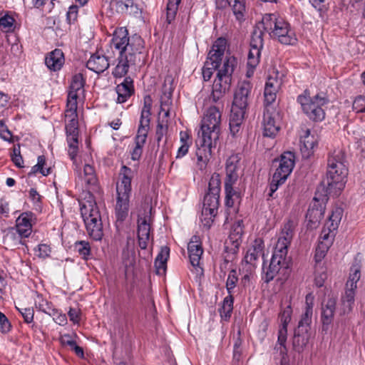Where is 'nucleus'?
I'll return each instance as SVG.
<instances>
[{"label": "nucleus", "mask_w": 365, "mask_h": 365, "mask_svg": "<svg viewBox=\"0 0 365 365\" xmlns=\"http://www.w3.org/2000/svg\"><path fill=\"white\" fill-rule=\"evenodd\" d=\"M110 48L113 54L118 56V63L113 71V75L115 78L124 76L130 66L143 61V39L137 34L129 36L128 31L125 27L118 28L114 31Z\"/></svg>", "instance_id": "f257e3e1"}, {"label": "nucleus", "mask_w": 365, "mask_h": 365, "mask_svg": "<svg viewBox=\"0 0 365 365\" xmlns=\"http://www.w3.org/2000/svg\"><path fill=\"white\" fill-rule=\"evenodd\" d=\"M294 222L289 220L284 224L280 236L275 245L274 250L268 266L263 264V279L268 283L277 275L282 277L279 279L287 277L289 268V262L287 259L288 247L294 235Z\"/></svg>", "instance_id": "f03ea898"}, {"label": "nucleus", "mask_w": 365, "mask_h": 365, "mask_svg": "<svg viewBox=\"0 0 365 365\" xmlns=\"http://www.w3.org/2000/svg\"><path fill=\"white\" fill-rule=\"evenodd\" d=\"M345 156L341 150L334 151L329 155L327 162V178L321 186L324 192L322 201L327 200V197H337L344 188L348 169L344 164Z\"/></svg>", "instance_id": "7ed1b4c3"}, {"label": "nucleus", "mask_w": 365, "mask_h": 365, "mask_svg": "<svg viewBox=\"0 0 365 365\" xmlns=\"http://www.w3.org/2000/svg\"><path fill=\"white\" fill-rule=\"evenodd\" d=\"M135 175V170L123 165L120 175L122 176L120 182L117 184V199L115 207V215L117 222H123L128 215L129 198L131 192V180Z\"/></svg>", "instance_id": "20e7f679"}, {"label": "nucleus", "mask_w": 365, "mask_h": 365, "mask_svg": "<svg viewBox=\"0 0 365 365\" xmlns=\"http://www.w3.org/2000/svg\"><path fill=\"white\" fill-rule=\"evenodd\" d=\"M262 26L269 35L284 45H293L297 41L288 22L275 14H266L262 18Z\"/></svg>", "instance_id": "39448f33"}, {"label": "nucleus", "mask_w": 365, "mask_h": 365, "mask_svg": "<svg viewBox=\"0 0 365 365\" xmlns=\"http://www.w3.org/2000/svg\"><path fill=\"white\" fill-rule=\"evenodd\" d=\"M303 112L312 120L319 122L324 119L325 112L323 107L329 103L326 93L321 92L311 97L307 90L297 97Z\"/></svg>", "instance_id": "423d86ee"}, {"label": "nucleus", "mask_w": 365, "mask_h": 365, "mask_svg": "<svg viewBox=\"0 0 365 365\" xmlns=\"http://www.w3.org/2000/svg\"><path fill=\"white\" fill-rule=\"evenodd\" d=\"M221 123V112L216 106L210 107L201 122L198 138L210 145L217 144L219 139Z\"/></svg>", "instance_id": "0eeeda50"}, {"label": "nucleus", "mask_w": 365, "mask_h": 365, "mask_svg": "<svg viewBox=\"0 0 365 365\" xmlns=\"http://www.w3.org/2000/svg\"><path fill=\"white\" fill-rule=\"evenodd\" d=\"M81 214L89 236L94 240H101L103 236V223L96 203L93 201L83 203Z\"/></svg>", "instance_id": "6e6552de"}, {"label": "nucleus", "mask_w": 365, "mask_h": 365, "mask_svg": "<svg viewBox=\"0 0 365 365\" xmlns=\"http://www.w3.org/2000/svg\"><path fill=\"white\" fill-rule=\"evenodd\" d=\"M66 133L68 144V155L71 160H74L78 151V120L77 115V105L66 104L65 113Z\"/></svg>", "instance_id": "1a4fd4ad"}, {"label": "nucleus", "mask_w": 365, "mask_h": 365, "mask_svg": "<svg viewBox=\"0 0 365 365\" xmlns=\"http://www.w3.org/2000/svg\"><path fill=\"white\" fill-rule=\"evenodd\" d=\"M235 66V58L230 57L224 61L222 67L218 70L212 85L213 101L217 102L230 89Z\"/></svg>", "instance_id": "9d476101"}, {"label": "nucleus", "mask_w": 365, "mask_h": 365, "mask_svg": "<svg viewBox=\"0 0 365 365\" xmlns=\"http://www.w3.org/2000/svg\"><path fill=\"white\" fill-rule=\"evenodd\" d=\"M252 85L248 81L240 83L235 90L231 110L246 113L252 96Z\"/></svg>", "instance_id": "9b49d317"}, {"label": "nucleus", "mask_w": 365, "mask_h": 365, "mask_svg": "<svg viewBox=\"0 0 365 365\" xmlns=\"http://www.w3.org/2000/svg\"><path fill=\"white\" fill-rule=\"evenodd\" d=\"M274 163H278V165L273 175V181L284 182L294 167L295 156L294 153L284 152L280 155L279 159L275 160Z\"/></svg>", "instance_id": "f8f14e48"}, {"label": "nucleus", "mask_w": 365, "mask_h": 365, "mask_svg": "<svg viewBox=\"0 0 365 365\" xmlns=\"http://www.w3.org/2000/svg\"><path fill=\"white\" fill-rule=\"evenodd\" d=\"M336 305V297L333 295H328L327 298L322 302L321 322L322 323V330L323 332H327L329 326L333 322Z\"/></svg>", "instance_id": "ddd939ff"}, {"label": "nucleus", "mask_w": 365, "mask_h": 365, "mask_svg": "<svg viewBox=\"0 0 365 365\" xmlns=\"http://www.w3.org/2000/svg\"><path fill=\"white\" fill-rule=\"evenodd\" d=\"M240 159L237 155L230 156L226 161L225 187H233L240 175Z\"/></svg>", "instance_id": "4468645a"}, {"label": "nucleus", "mask_w": 365, "mask_h": 365, "mask_svg": "<svg viewBox=\"0 0 365 365\" xmlns=\"http://www.w3.org/2000/svg\"><path fill=\"white\" fill-rule=\"evenodd\" d=\"M226 48V40L223 38H217L212 46L205 61L207 66H211L219 68L224 56Z\"/></svg>", "instance_id": "2eb2a0df"}, {"label": "nucleus", "mask_w": 365, "mask_h": 365, "mask_svg": "<svg viewBox=\"0 0 365 365\" xmlns=\"http://www.w3.org/2000/svg\"><path fill=\"white\" fill-rule=\"evenodd\" d=\"M314 202L309 207L306 215L307 226L310 229L318 227L324 217L325 207L319 203L320 198L317 195L314 197Z\"/></svg>", "instance_id": "dca6fc26"}, {"label": "nucleus", "mask_w": 365, "mask_h": 365, "mask_svg": "<svg viewBox=\"0 0 365 365\" xmlns=\"http://www.w3.org/2000/svg\"><path fill=\"white\" fill-rule=\"evenodd\" d=\"M197 149L196 150V155L197 158V166L200 170H204L209 162L211 155L212 148L216 146V144H211L210 143L204 142L202 139L197 140Z\"/></svg>", "instance_id": "f3484780"}, {"label": "nucleus", "mask_w": 365, "mask_h": 365, "mask_svg": "<svg viewBox=\"0 0 365 365\" xmlns=\"http://www.w3.org/2000/svg\"><path fill=\"white\" fill-rule=\"evenodd\" d=\"M187 252L192 266L202 269L200 267V260L203 253V249L199 236L194 235L192 237L187 245Z\"/></svg>", "instance_id": "a211bd4d"}, {"label": "nucleus", "mask_w": 365, "mask_h": 365, "mask_svg": "<svg viewBox=\"0 0 365 365\" xmlns=\"http://www.w3.org/2000/svg\"><path fill=\"white\" fill-rule=\"evenodd\" d=\"M277 114L271 111L269 108H265L263 115V134L264 136L273 138L279 130V125L276 122Z\"/></svg>", "instance_id": "6ab92c4d"}, {"label": "nucleus", "mask_w": 365, "mask_h": 365, "mask_svg": "<svg viewBox=\"0 0 365 365\" xmlns=\"http://www.w3.org/2000/svg\"><path fill=\"white\" fill-rule=\"evenodd\" d=\"M84 84L85 81L81 73H77L73 76L68 94L67 104L77 105V98L83 92Z\"/></svg>", "instance_id": "aec40b11"}, {"label": "nucleus", "mask_w": 365, "mask_h": 365, "mask_svg": "<svg viewBox=\"0 0 365 365\" xmlns=\"http://www.w3.org/2000/svg\"><path fill=\"white\" fill-rule=\"evenodd\" d=\"M313 299L314 297L312 294H308L306 296V307L305 311L302 315V318L299 322L298 326L296 329L299 331H308L310 329L312 323V317L313 314Z\"/></svg>", "instance_id": "412c9836"}, {"label": "nucleus", "mask_w": 365, "mask_h": 365, "mask_svg": "<svg viewBox=\"0 0 365 365\" xmlns=\"http://www.w3.org/2000/svg\"><path fill=\"white\" fill-rule=\"evenodd\" d=\"M116 93L118 94L117 103H123L134 93L133 80L130 77H125L122 83L116 86Z\"/></svg>", "instance_id": "4be33fe9"}, {"label": "nucleus", "mask_w": 365, "mask_h": 365, "mask_svg": "<svg viewBox=\"0 0 365 365\" xmlns=\"http://www.w3.org/2000/svg\"><path fill=\"white\" fill-rule=\"evenodd\" d=\"M150 226L147 216L139 217L138 220V239L139 247L142 250L147 248L150 238Z\"/></svg>", "instance_id": "5701e85b"}, {"label": "nucleus", "mask_w": 365, "mask_h": 365, "mask_svg": "<svg viewBox=\"0 0 365 365\" xmlns=\"http://www.w3.org/2000/svg\"><path fill=\"white\" fill-rule=\"evenodd\" d=\"M109 65L108 57L98 53L93 54L86 63V67L97 73L105 71Z\"/></svg>", "instance_id": "b1692460"}, {"label": "nucleus", "mask_w": 365, "mask_h": 365, "mask_svg": "<svg viewBox=\"0 0 365 365\" xmlns=\"http://www.w3.org/2000/svg\"><path fill=\"white\" fill-rule=\"evenodd\" d=\"M264 242L260 238L256 239L252 246L248 248L245 256V261L247 264H255V262L260 256L264 257Z\"/></svg>", "instance_id": "393cba45"}, {"label": "nucleus", "mask_w": 365, "mask_h": 365, "mask_svg": "<svg viewBox=\"0 0 365 365\" xmlns=\"http://www.w3.org/2000/svg\"><path fill=\"white\" fill-rule=\"evenodd\" d=\"M48 68L53 71H59L64 63V55L61 49L56 48L50 52L45 58Z\"/></svg>", "instance_id": "a878e982"}, {"label": "nucleus", "mask_w": 365, "mask_h": 365, "mask_svg": "<svg viewBox=\"0 0 365 365\" xmlns=\"http://www.w3.org/2000/svg\"><path fill=\"white\" fill-rule=\"evenodd\" d=\"M33 214L31 212H23L17 219L15 229L24 237H28L32 231L31 219Z\"/></svg>", "instance_id": "bb28decb"}, {"label": "nucleus", "mask_w": 365, "mask_h": 365, "mask_svg": "<svg viewBox=\"0 0 365 365\" xmlns=\"http://www.w3.org/2000/svg\"><path fill=\"white\" fill-rule=\"evenodd\" d=\"M149 130L145 129H138L137 135L135 138V146L131 152V159L138 160L143 153V148L146 142Z\"/></svg>", "instance_id": "cd10ccee"}, {"label": "nucleus", "mask_w": 365, "mask_h": 365, "mask_svg": "<svg viewBox=\"0 0 365 365\" xmlns=\"http://www.w3.org/2000/svg\"><path fill=\"white\" fill-rule=\"evenodd\" d=\"M152 99L150 96L144 97V106L141 110L140 119L138 128L149 130L150 123V110Z\"/></svg>", "instance_id": "c85d7f7f"}, {"label": "nucleus", "mask_w": 365, "mask_h": 365, "mask_svg": "<svg viewBox=\"0 0 365 365\" xmlns=\"http://www.w3.org/2000/svg\"><path fill=\"white\" fill-rule=\"evenodd\" d=\"M170 81V79H165L163 86V96L161 97V105L160 115L163 113V115L168 118L170 115L169 106L171 104V96L173 93V88L171 87L167 88V82ZM172 81H170L171 82Z\"/></svg>", "instance_id": "c756f323"}, {"label": "nucleus", "mask_w": 365, "mask_h": 365, "mask_svg": "<svg viewBox=\"0 0 365 365\" xmlns=\"http://www.w3.org/2000/svg\"><path fill=\"white\" fill-rule=\"evenodd\" d=\"M317 143L314 136L310 135V130H307L305 135L301 139L302 145L300 149L303 155L308 158L312 153Z\"/></svg>", "instance_id": "7c9ffc66"}, {"label": "nucleus", "mask_w": 365, "mask_h": 365, "mask_svg": "<svg viewBox=\"0 0 365 365\" xmlns=\"http://www.w3.org/2000/svg\"><path fill=\"white\" fill-rule=\"evenodd\" d=\"M309 339V334L308 331H298V329H295L292 341L294 350L297 352L302 351L307 344Z\"/></svg>", "instance_id": "2f4dec72"}, {"label": "nucleus", "mask_w": 365, "mask_h": 365, "mask_svg": "<svg viewBox=\"0 0 365 365\" xmlns=\"http://www.w3.org/2000/svg\"><path fill=\"white\" fill-rule=\"evenodd\" d=\"M262 21L257 24L252 32L250 47L262 49L264 45Z\"/></svg>", "instance_id": "473e14b6"}, {"label": "nucleus", "mask_w": 365, "mask_h": 365, "mask_svg": "<svg viewBox=\"0 0 365 365\" xmlns=\"http://www.w3.org/2000/svg\"><path fill=\"white\" fill-rule=\"evenodd\" d=\"M354 292L346 289L345 294L341 297V315H345L351 311L352 305L354 302Z\"/></svg>", "instance_id": "72a5a7b5"}, {"label": "nucleus", "mask_w": 365, "mask_h": 365, "mask_svg": "<svg viewBox=\"0 0 365 365\" xmlns=\"http://www.w3.org/2000/svg\"><path fill=\"white\" fill-rule=\"evenodd\" d=\"M344 210L341 207H336L329 217V220L326 223V226L330 230H336L343 216Z\"/></svg>", "instance_id": "f704fd0d"}, {"label": "nucleus", "mask_w": 365, "mask_h": 365, "mask_svg": "<svg viewBox=\"0 0 365 365\" xmlns=\"http://www.w3.org/2000/svg\"><path fill=\"white\" fill-rule=\"evenodd\" d=\"M245 113L235 112L231 110L230 118V132L235 135L240 130V128L245 118Z\"/></svg>", "instance_id": "c9c22d12"}, {"label": "nucleus", "mask_w": 365, "mask_h": 365, "mask_svg": "<svg viewBox=\"0 0 365 365\" xmlns=\"http://www.w3.org/2000/svg\"><path fill=\"white\" fill-rule=\"evenodd\" d=\"M243 221L242 220H237L232 226L230 240L236 244V247L238 246L241 241V238L243 235Z\"/></svg>", "instance_id": "e433bc0d"}, {"label": "nucleus", "mask_w": 365, "mask_h": 365, "mask_svg": "<svg viewBox=\"0 0 365 365\" xmlns=\"http://www.w3.org/2000/svg\"><path fill=\"white\" fill-rule=\"evenodd\" d=\"M113 4L119 13L132 14L135 13V10L137 9L133 0H114Z\"/></svg>", "instance_id": "4c0bfd02"}, {"label": "nucleus", "mask_w": 365, "mask_h": 365, "mask_svg": "<svg viewBox=\"0 0 365 365\" xmlns=\"http://www.w3.org/2000/svg\"><path fill=\"white\" fill-rule=\"evenodd\" d=\"M234 297L232 294H228L223 302L222 307L220 309V313L222 319L227 320L231 317V313L233 309Z\"/></svg>", "instance_id": "58836bf2"}, {"label": "nucleus", "mask_w": 365, "mask_h": 365, "mask_svg": "<svg viewBox=\"0 0 365 365\" xmlns=\"http://www.w3.org/2000/svg\"><path fill=\"white\" fill-rule=\"evenodd\" d=\"M46 165V158L44 155H40L38 157L37 163L31 167V171L29 173V176H32L39 173L43 176H47L51 173V168H44Z\"/></svg>", "instance_id": "ea45409f"}, {"label": "nucleus", "mask_w": 365, "mask_h": 365, "mask_svg": "<svg viewBox=\"0 0 365 365\" xmlns=\"http://www.w3.org/2000/svg\"><path fill=\"white\" fill-rule=\"evenodd\" d=\"M351 273L350 274L349 280L346 282V290H351L355 292L357 286L356 284L360 279V266L358 264H353L351 268Z\"/></svg>", "instance_id": "a19ab883"}, {"label": "nucleus", "mask_w": 365, "mask_h": 365, "mask_svg": "<svg viewBox=\"0 0 365 365\" xmlns=\"http://www.w3.org/2000/svg\"><path fill=\"white\" fill-rule=\"evenodd\" d=\"M220 195L206 193L204 197L202 209L217 211L220 205Z\"/></svg>", "instance_id": "79ce46f5"}, {"label": "nucleus", "mask_w": 365, "mask_h": 365, "mask_svg": "<svg viewBox=\"0 0 365 365\" xmlns=\"http://www.w3.org/2000/svg\"><path fill=\"white\" fill-rule=\"evenodd\" d=\"M25 238L14 227H11L8 230L4 236L5 242H11L14 246L20 244H24L22 239Z\"/></svg>", "instance_id": "37998d69"}, {"label": "nucleus", "mask_w": 365, "mask_h": 365, "mask_svg": "<svg viewBox=\"0 0 365 365\" xmlns=\"http://www.w3.org/2000/svg\"><path fill=\"white\" fill-rule=\"evenodd\" d=\"M180 1L181 0H168L166 13V21L168 24H171L175 19Z\"/></svg>", "instance_id": "c03bdc74"}, {"label": "nucleus", "mask_w": 365, "mask_h": 365, "mask_svg": "<svg viewBox=\"0 0 365 365\" xmlns=\"http://www.w3.org/2000/svg\"><path fill=\"white\" fill-rule=\"evenodd\" d=\"M74 248L83 259H88L91 255V246L89 242L86 241L81 240L76 242Z\"/></svg>", "instance_id": "a18cd8bd"}, {"label": "nucleus", "mask_w": 365, "mask_h": 365, "mask_svg": "<svg viewBox=\"0 0 365 365\" xmlns=\"http://www.w3.org/2000/svg\"><path fill=\"white\" fill-rule=\"evenodd\" d=\"M217 211L215 210H210L209 212V210L206 209H202L200 220L203 227L207 229H210L214 222V218L217 215Z\"/></svg>", "instance_id": "49530a36"}, {"label": "nucleus", "mask_w": 365, "mask_h": 365, "mask_svg": "<svg viewBox=\"0 0 365 365\" xmlns=\"http://www.w3.org/2000/svg\"><path fill=\"white\" fill-rule=\"evenodd\" d=\"M234 1L232 6V12L238 21L244 19L245 12V0H232Z\"/></svg>", "instance_id": "de8ad7c7"}, {"label": "nucleus", "mask_w": 365, "mask_h": 365, "mask_svg": "<svg viewBox=\"0 0 365 365\" xmlns=\"http://www.w3.org/2000/svg\"><path fill=\"white\" fill-rule=\"evenodd\" d=\"M261 50L256 48H251L248 53L247 66L251 68H255L259 62L261 55Z\"/></svg>", "instance_id": "09e8293b"}, {"label": "nucleus", "mask_w": 365, "mask_h": 365, "mask_svg": "<svg viewBox=\"0 0 365 365\" xmlns=\"http://www.w3.org/2000/svg\"><path fill=\"white\" fill-rule=\"evenodd\" d=\"M220 179L218 174L214 173L208 183V192L207 193H212L220 195Z\"/></svg>", "instance_id": "8fccbe9b"}, {"label": "nucleus", "mask_w": 365, "mask_h": 365, "mask_svg": "<svg viewBox=\"0 0 365 365\" xmlns=\"http://www.w3.org/2000/svg\"><path fill=\"white\" fill-rule=\"evenodd\" d=\"M225 190V205L227 207H232L235 200L240 198V193L236 191L234 187H226Z\"/></svg>", "instance_id": "3c124183"}, {"label": "nucleus", "mask_w": 365, "mask_h": 365, "mask_svg": "<svg viewBox=\"0 0 365 365\" xmlns=\"http://www.w3.org/2000/svg\"><path fill=\"white\" fill-rule=\"evenodd\" d=\"M188 135L186 133H180V142L181 145L178 148L176 158H181L184 157L188 152L189 144L187 143Z\"/></svg>", "instance_id": "603ef678"}, {"label": "nucleus", "mask_w": 365, "mask_h": 365, "mask_svg": "<svg viewBox=\"0 0 365 365\" xmlns=\"http://www.w3.org/2000/svg\"><path fill=\"white\" fill-rule=\"evenodd\" d=\"M238 282V277L237 274V271L235 269H232L229 274L228 277L227 279L226 282V289L227 291V293L230 294H232L233 289L235 288L236 284Z\"/></svg>", "instance_id": "864d4df0"}, {"label": "nucleus", "mask_w": 365, "mask_h": 365, "mask_svg": "<svg viewBox=\"0 0 365 365\" xmlns=\"http://www.w3.org/2000/svg\"><path fill=\"white\" fill-rule=\"evenodd\" d=\"M84 181L87 185H95L97 178L95 175L94 168L90 165H86L83 168Z\"/></svg>", "instance_id": "5fc2aeb1"}, {"label": "nucleus", "mask_w": 365, "mask_h": 365, "mask_svg": "<svg viewBox=\"0 0 365 365\" xmlns=\"http://www.w3.org/2000/svg\"><path fill=\"white\" fill-rule=\"evenodd\" d=\"M329 247V242H327V244L319 242L318 246L316 248V252L314 256L317 262L321 261L325 257Z\"/></svg>", "instance_id": "6e6d98bb"}, {"label": "nucleus", "mask_w": 365, "mask_h": 365, "mask_svg": "<svg viewBox=\"0 0 365 365\" xmlns=\"http://www.w3.org/2000/svg\"><path fill=\"white\" fill-rule=\"evenodd\" d=\"M336 230H330L327 226L325 225V227L322 231L320 235V241L319 242L323 244H327V242H330V246L331 245L335 234L334 232Z\"/></svg>", "instance_id": "4d7b16f0"}, {"label": "nucleus", "mask_w": 365, "mask_h": 365, "mask_svg": "<svg viewBox=\"0 0 365 365\" xmlns=\"http://www.w3.org/2000/svg\"><path fill=\"white\" fill-rule=\"evenodd\" d=\"M49 316L52 317L53 321L61 326H64L67 324L66 315L65 314H63L58 309L54 308V309L52 310Z\"/></svg>", "instance_id": "13d9d810"}, {"label": "nucleus", "mask_w": 365, "mask_h": 365, "mask_svg": "<svg viewBox=\"0 0 365 365\" xmlns=\"http://www.w3.org/2000/svg\"><path fill=\"white\" fill-rule=\"evenodd\" d=\"M277 91L278 90L264 88V97L266 108L275 101Z\"/></svg>", "instance_id": "bf43d9fd"}, {"label": "nucleus", "mask_w": 365, "mask_h": 365, "mask_svg": "<svg viewBox=\"0 0 365 365\" xmlns=\"http://www.w3.org/2000/svg\"><path fill=\"white\" fill-rule=\"evenodd\" d=\"M292 309L290 305L287 306L280 314L282 327L287 328V325L291 321Z\"/></svg>", "instance_id": "052dcab7"}, {"label": "nucleus", "mask_w": 365, "mask_h": 365, "mask_svg": "<svg viewBox=\"0 0 365 365\" xmlns=\"http://www.w3.org/2000/svg\"><path fill=\"white\" fill-rule=\"evenodd\" d=\"M353 109L357 113H365V96H358L353 103Z\"/></svg>", "instance_id": "680f3d73"}, {"label": "nucleus", "mask_w": 365, "mask_h": 365, "mask_svg": "<svg viewBox=\"0 0 365 365\" xmlns=\"http://www.w3.org/2000/svg\"><path fill=\"white\" fill-rule=\"evenodd\" d=\"M18 311L21 313L26 323H31L33 322L34 311L32 308H17Z\"/></svg>", "instance_id": "e2e57ef3"}, {"label": "nucleus", "mask_w": 365, "mask_h": 365, "mask_svg": "<svg viewBox=\"0 0 365 365\" xmlns=\"http://www.w3.org/2000/svg\"><path fill=\"white\" fill-rule=\"evenodd\" d=\"M11 323L6 315L0 312V330L3 334H6L11 330Z\"/></svg>", "instance_id": "0e129e2a"}, {"label": "nucleus", "mask_w": 365, "mask_h": 365, "mask_svg": "<svg viewBox=\"0 0 365 365\" xmlns=\"http://www.w3.org/2000/svg\"><path fill=\"white\" fill-rule=\"evenodd\" d=\"M51 252L50 247L46 244H41L35 250V254L40 258H46L49 256Z\"/></svg>", "instance_id": "69168bd1"}, {"label": "nucleus", "mask_w": 365, "mask_h": 365, "mask_svg": "<svg viewBox=\"0 0 365 365\" xmlns=\"http://www.w3.org/2000/svg\"><path fill=\"white\" fill-rule=\"evenodd\" d=\"M14 22V18L9 15H5L0 18V26L4 29L9 30L12 27Z\"/></svg>", "instance_id": "338daca9"}, {"label": "nucleus", "mask_w": 365, "mask_h": 365, "mask_svg": "<svg viewBox=\"0 0 365 365\" xmlns=\"http://www.w3.org/2000/svg\"><path fill=\"white\" fill-rule=\"evenodd\" d=\"M281 82L276 77L269 76L267 79L264 88L279 90Z\"/></svg>", "instance_id": "774afa93"}]
</instances>
